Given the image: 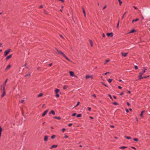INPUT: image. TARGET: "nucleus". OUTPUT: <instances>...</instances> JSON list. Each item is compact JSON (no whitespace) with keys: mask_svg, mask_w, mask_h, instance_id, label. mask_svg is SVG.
Listing matches in <instances>:
<instances>
[{"mask_svg":"<svg viewBox=\"0 0 150 150\" xmlns=\"http://www.w3.org/2000/svg\"><path fill=\"white\" fill-rule=\"evenodd\" d=\"M56 50L58 52V53H57V54H61L68 61L71 62L70 60L69 59V58L67 57H66L65 55L61 50H59L57 48H56Z\"/></svg>","mask_w":150,"mask_h":150,"instance_id":"f257e3e1","label":"nucleus"},{"mask_svg":"<svg viewBox=\"0 0 150 150\" xmlns=\"http://www.w3.org/2000/svg\"><path fill=\"white\" fill-rule=\"evenodd\" d=\"M11 51V49H8L7 50H6L4 53V55L5 56H6L7 54H8V53L10 52Z\"/></svg>","mask_w":150,"mask_h":150,"instance_id":"f03ea898","label":"nucleus"},{"mask_svg":"<svg viewBox=\"0 0 150 150\" xmlns=\"http://www.w3.org/2000/svg\"><path fill=\"white\" fill-rule=\"evenodd\" d=\"M106 35L108 36H110L111 37H112L113 35V33L112 32L110 33H107L106 34Z\"/></svg>","mask_w":150,"mask_h":150,"instance_id":"7ed1b4c3","label":"nucleus"},{"mask_svg":"<svg viewBox=\"0 0 150 150\" xmlns=\"http://www.w3.org/2000/svg\"><path fill=\"white\" fill-rule=\"evenodd\" d=\"M85 78H86V79H88V78H91V79H93V78L92 76H90V75H86Z\"/></svg>","mask_w":150,"mask_h":150,"instance_id":"20e7f679","label":"nucleus"},{"mask_svg":"<svg viewBox=\"0 0 150 150\" xmlns=\"http://www.w3.org/2000/svg\"><path fill=\"white\" fill-rule=\"evenodd\" d=\"M128 54V53L127 52V53H125L123 52H122L121 53V54L122 55V56L123 57H126L127 55Z\"/></svg>","mask_w":150,"mask_h":150,"instance_id":"39448f33","label":"nucleus"},{"mask_svg":"<svg viewBox=\"0 0 150 150\" xmlns=\"http://www.w3.org/2000/svg\"><path fill=\"white\" fill-rule=\"evenodd\" d=\"M69 73L70 74V76H74V72L72 71H70Z\"/></svg>","mask_w":150,"mask_h":150,"instance_id":"423d86ee","label":"nucleus"},{"mask_svg":"<svg viewBox=\"0 0 150 150\" xmlns=\"http://www.w3.org/2000/svg\"><path fill=\"white\" fill-rule=\"evenodd\" d=\"M48 110H45V111L42 114V117L44 116L47 114V112H48Z\"/></svg>","mask_w":150,"mask_h":150,"instance_id":"0eeeda50","label":"nucleus"},{"mask_svg":"<svg viewBox=\"0 0 150 150\" xmlns=\"http://www.w3.org/2000/svg\"><path fill=\"white\" fill-rule=\"evenodd\" d=\"M12 54H10V55L8 56L6 58V60H8L9 59H10L11 58V57H12Z\"/></svg>","mask_w":150,"mask_h":150,"instance_id":"6e6552de","label":"nucleus"},{"mask_svg":"<svg viewBox=\"0 0 150 150\" xmlns=\"http://www.w3.org/2000/svg\"><path fill=\"white\" fill-rule=\"evenodd\" d=\"M146 70V69L145 68L144 70V71H142V72L139 73V74H141V75H142L144 74V73L145 72V71H145Z\"/></svg>","mask_w":150,"mask_h":150,"instance_id":"1a4fd4ad","label":"nucleus"},{"mask_svg":"<svg viewBox=\"0 0 150 150\" xmlns=\"http://www.w3.org/2000/svg\"><path fill=\"white\" fill-rule=\"evenodd\" d=\"M52 114L53 115H54L55 114L54 111L53 110H51L49 114Z\"/></svg>","mask_w":150,"mask_h":150,"instance_id":"9d476101","label":"nucleus"},{"mask_svg":"<svg viewBox=\"0 0 150 150\" xmlns=\"http://www.w3.org/2000/svg\"><path fill=\"white\" fill-rule=\"evenodd\" d=\"M57 147V145H53L51 146L50 148V149H52L53 148H56Z\"/></svg>","mask_w":150,"mask_h":150,"instance_id":"9b49d317","label":"nucleus"},{"mask_svg":"<svg viewBox=\"0 0 150 150\" xmlns=\"http://www.w3.org/2000/svg\"><path fill=\"white\" fill-rule=\"evenodd\" d=\"M48 137L47 136H45L44 137V141L45 142L47 140Z\"/></svg>","mask_w":150,"mask_h":150,"instance_id":"f8f14e48","label":"nucleus"},{"mask_svg":"<svg viewBox=\"0 0 150 150\" xmlns=\"http://www.w3.org/2000/svg\"><path fill=\"white\" fill-rule=\"evenodd\" d=\"M53 118L55 119H57L58 120H60L61 119V117H57L55 116L53 117Z\"/></svg>","mask_w":150,"mask_h":150,"instance_id":"ddd939ff","label":"nucleus"},{"mask_svg":"<svg viewBox=\"0 0 150 150\" xmlns=\"http://www.w3.org/2000/svg\"><path fill=\"white\" fill-rule=\"evenodd\" d=\"M6 94V92L5 91H3V93L2 95H1V97L3 98L5 95Z\"/></svg>","mask_w":150,"mask_h":150,"instance_id":"4468645a","label":"nucleus"},{"mask_svg":"<svg viewBox=\"0 0 150 150\" xmlns=\"http://www.w3.org/2000/svg\"><path fill=\"white\" fill-rule=\"evenodd\" d=\"M5 87H4V86H1V90H2L3 91H5Z\"/></svg>","mask_w":150,"mask_h":150,"instance_id":"2eb2a0df","label":"nucleus"},{"mask_svg":"<svg viewBox=\"0 0 150 150\" xmlns=\"http://www.w3.org/2000/svg\"><path fill=\"white\" fill-rule=\"evenodd\" d=\"M110 61V60L109 59H106L105 61V62L104 64L105 65L106 63L108 62H109Z\"/></svg>","mask_w":150,"mask_h":150,"instance_id":"dca6fc26","label":"nucleus"},{"mask_svg":"<svg viewBox=\"0 0 150 150\" xmlns=\"http://www.w3.org/2000/svg\"><path fill=\"white\" fill-rule=\"evenodd\" d=\"M89 41L90 43L91 46L92 47L93 46V43L92 41L91 40H89Z\"/></svg>","mask_w":150,"mask_h":150,"instance_id":"f3484780","label":"nucleus"},{"mask_svg":"<svg viewBox=\"0 0 150 150\" xmlns=\"http://www.w3.org/2000/svg\"><path fill=\"white\" fill-rule=\"evenodd\" d=\"M139 79H143V78H142L143 77L142 76V75H141V74H139Z\"/></svg>","mask_w":150,"mask_h":150,"instance_id":"a211bd4d","label":"nucleus"},{"mask_svg":"<svg viewBox=\"0 0 150 150\" xmlns=\"http://www.w3.org/2000/svg\"><path fill=\"white\" fill-rule=\"evenodd\" d=\"M112 104L115 105H119L118 103L116 102H114L112 103Z\"/></svg>","mask_w":150,"mask_h":150,"instance_id":"6ab92c4d","label":"nucleus"},{"mask_svg":"<svg viewBox=\"0 0 150 150\" xmlns=\"http://www.w3.org/2000/svg\"><path fill=\"white\" fill-rule=\"evenodd\" d=\"M126 148H127V147L125 146H121L119 147L120 149H124Z\"/></svg>","mask_w":150,"mask_h":150,"instance_id":"aec40b11","label":"nucleus"},{"mask_svg":"<svg viewBox=\"0 0 150 150\" xmlns=\"http://www.w3.org/2000/svg\"><path fill=\"white\" fill-rule=\"evenodd\" d=\"M139 20V19L137 18L136 19H133L132 21V23H133L134 21H137Z\"/></svg>","mask_w":150,"mask_h":150,"instance_id":"412c9836","label":"nucleus"},{"mask_svg":"<svg viewBox=\"0 0 150 150\" xmlns=\"http://www.w3.org/2000/svg\"><path fill=\"white\" fill-rule=\"evenodd\" d=\"M125 137L127 139H131V137H127V136H125Z\"/></svg>","mask_w":150,"mask_h":150,"instance_id":"4be33fe9","label":"nucleus"},{"mask_svg":"<svg viewBox=\"0 0 150 150\" xmlns=\"http://www.w3.org/2000/svg\"><path fill=\"white\" fill-rule=\"evenodd\" d=\"M59 91V90L58 89H55V92L56 93H57Z\"/></svg>","mask_w":150,"mask_h":150,"instance_id":"5701e85b","label":"nucleus"},{"mask_svg":"<svg viewBox=\"0 0 150 150\" xmlns=\"http://www.w3.org/2000/svg\"><path fill=\"white\" fill-rule=\"evenodd\" d=\"M135 31V30L134 29H133L129 32V33H134Z\"/></svg>","mask_w":150,"mask_h":150,"instance_id":"b1692460","label":"nucleus"},{"mask_svg":"<svg viewBox=\"0 0 150 150\" xmlns=\"http://www.w3.org/2000/svg\"><path fill=\"white\" fill-rule=\"evenodd\" d=\"M42 95H43L42 93H40V94L38 95V97H41L42 96Z\"/></svg>","mask_w":150,"mask_h":150,"instance_id":"393cba45","label":"nucleus"},{"mask_svg":"<svg viewBox=\"0 0 150 150\" xmlns=\"http://www.w3.org/2000/svg\"><path fill=\"white\" fill-rule=\"evenodd\" d=\"M11 67V66L10 65H8L6 67V69H7L9 68H10Z\"/></svg>","mask_w":150,"mask_h":150,"instance_id":"a878e982","label":"nucleus"},{"mask_svg":"<svg viewBox=\"0 0 150 150\" xmlns=\"http://www.w3.org/2000/svg\"><path fill=\"white\" fill-rule=\"evenodd\" d=\"M112 79H109L108 80V82L109 83H110L112 81Z\"/></svg>","mask_w":150,"mask_h":150,"instance_id":"bb28decb","label":"nucleus"},{"mask_svg":"<svg viewBox=\"0 0 150 150\" xmlns=\"http://www.w3.org/2000/svg\"><path fill=\"white\" fill-rule=\"evenodd\" d=\"M2 131V129L1 127H0V137H1V133Z\"/></svg>","mask_w":150,"mask_h":150,"instance_id":"cd10ccee","label":"nucleus"},{"mask_svg":"<svg viewBox=\"0 0 150 150\" xmlns=\"http://www.w3.org/2000/svg\"><path fill=\"white\" fill-rule=\"evenodd\" d=\"M44 13L46 14H48V12L45 10H44Z\"/></svg>","mask_w":150,"mask_h":150,"instance_id":"c85d7f7f","label":"nucleus"},{"mask_svg":"<svg viewBox=\"0 0 150 150\" xmlns=\"http://www.w3.org/2000/svg\"><path fill=\"white\" fill-rule=\"evenodd\" d=\"M82 116V115L81 114H79L77 115V117H81Z\"/></svg>","mask_w":150,"mask_h":150,"instance_id":"c756f323","label":"nucleus"},{"mask_svg":"<svg viewBox=\"0 0 150 150\" xmlns=\"http://www.w3.org/2000/svg\"><path fill=\"white\" fill-rule=\"evenodd\" d=\"M68 87V86L67 85H65L63 87V89H66Z\"/></svg>","mask_w":150,"mask_h":150,"instance_id":"7c9ffc66","label":"nucleus"},{"mask_svg":"<svg viewBox=\"0 0 150 150\" xmlns=\"http://www.w3.org/2000/svg\"><path fill=\"white\" fill-rule=\"evenodd\" d=\"M133 140L134 141H136V142H138V139H137V138H134L133 139Z\"/></svg>","mask_w":150,"mask_h":150,"instance_id":"2f4dec72","label":"nucleus"},{"mask_svg":"<svg viewBox=\"0 0 150 150\" xmlns=\"http://www.w3.org/2000/svg\"><path fill=\"white\" fill-rule=\"evenodd\" d=\"M144 112V111H142L140 114V116L142 117H143V113Z\"/></svg>","mask_w":150,"mask_h":150,"instance_id":"473e14b6","label":"nucleus"},{"mask_svg":"<svg viewBox=\"0 0 150 150\" xmlns=\"http://www.w3.org/2000/svg\"><path fill=\"white\" fill-rule=\"evenodd\" d=\"M127 13V12H125V13H124V14H123V16H122V19L124 18V16Z\"/></svg>","mask_w":150,"mask_h":150,"instance_id":"72a5a7b5","label":"nucleus"},{"mask_svg":"<svg viewBox=\"0 0 150 150\" xmlns=\"http://www.w3.org/2000/svg\"><path fill=\"white\" fill-rule=\"evenodd\" d=\"M118 1L119 2V4L120 6L121 5V4L122 3V1L120 0H118Z\"/></svg>","mask_w":150,"mask_h":150,"instance_id":"f704fd0d","label":"nucleus"},{"mask_svg":"<svg viewBox=\"0 0 150 150\" xmlns=\"http://www.w3.org/2000/svg\"><path fill=\"white\" fill-rule=\"evenodd\" d=\"M56 137V136L55 135H52L51 137V138L52 139H54L55 137Z\"/></svg>","mask_w":150,"mask_h":150,"instance_id":"c9c22d12","label":"nucleus"},{"mask_svg":"<svg viewBox=\"0 0 150 150\" xmlns=\"http://www.w3.org/2000/svg\"><path fill=\"white\" fill-rule=\"evenodd\" d=\"M108 96H109V97H110V99H111L112 100H113V99H112V96H111L110 94H108Z\"/></svg>","mask_w":150,"mask_h":150,"instance_id":"e433bc0d","label":"nucleus"},{"mask_svg":"<svg viewBox=\"0 0 150 150\" xmlns=\"http://www.w3.org/2000/svg\"><path fill=\"white\" fill-rule=\"evenodd\" d=\"M82 10H83V13H86V12H85V10H84V8L83 7L82 8Z\"/></svg>","mask_w":150,"mask_h":150,"instance_id":"4c0bfd02","label":"nucleus"},{"mask_svg":"<svg viewBox=\"0 0 150 150\" xmlns=\"http://www.w3.org/2000/svg\"><path fill=\"white\" fill-rule=\"evenodd\" d=\"M119 22H120V20H119L118 21V22L117 26V28H119Z\"/></svg>","mask_w":150,"mask_h":150,"instance_id":"58836bf2","label":"nucleus"},{"mask_svg":"<svg viewBox=\"0 0 150 150\" xmlns=\"http://www.w3.org/2000/svg\"><path fill=\"white\" fill-rule=\"evenodd\" d=\"M79 104H80V102H78L77 105L74 106V107H77Z\"/></svg>","mask_w":150,"mask_h":150,"instance_id":"ea45409f","label":"nucleus"},{"mask_svg":"<svg viewBox=\"0 0 150 150\" xmlns=\"http://www.w3.org/2000/svg\"><path fill=\"white\" fill-rule=\"evenodd\" d=\"M76 115V113H73V114L72 115V116H75Z\"/></svg>","mask_w":150,"mask_h":150,"instance_id":"a19ab883","label":"nucleus"},{"mask_svg":"<svg viewBox=\"0 0 150 150\" xmlns=\"http://www.w3.org/2000/svg\"><path fill=\"white\" fill-rule=\"evenodd\" d=\"M109 73V72H106L105 73H104V74H103V75H107Z\"/></svg>","mask_w":150,"mask_h":150,"instance_id":"79ce46f5","label":"nucleus"},{"mask_svg":"<svg viewBox=\"0 0 150 150\" xmlns=\"http://www.w3.org/2000/svg\"><path fill=\"white\" fill-rule=\"evenodd\" d=\"M56 96L57 98L59 97V94H58L56 93Z\"/></svg>","mask_w":150,"mask_h":150,"instance_id":"37998d69","label":"nucleus"},{"mask_svg":"<svg viewBox=\"0 0 150 150\" xmlns=\"http://www.w3.org/2000/svg\"><path fill=\"white\" fill-rule=\"evenodd\" d=\"M92 96L94 97L95 98H96V95L95 94H93V95H92Z\"/></svg>","mask_w":150,"mask_h":150,"instance_id":"c03bdc74","label":"nucleus"},{"mask_svg":"<svg viewBox=\"0 0 150 150\" xmlns=\"http://www.w3.org/2000/svg\"><path fill=\"white\" fill-rule=\"evenodd\" d=\"M6 84H4H4L2 85H1V86H2L5 87V86H6Z\"/></svg>","mask_w":150,"mask_h":150,"instance_id":"a18cd8bd","label":"nucleus"},{"mask_svg":"<svg viewBox=\"0 0 150 150\" xmlns=\"http://www.w3.org/2000/svg\"><path fill=\"white\" fill-rule=\"evenodd\" d=\"M72 123H70L69 124L68 126L69 127H70L71 126H72Z\"/></svg>","mask_w":150,"mask_h":150,"instance_id":"49530a36","label":"nucleus"},{"mask_svg":"<svg viewBox=\"0 0 150 150\" xmlns=\"http://www.w3.org/2000/svg\"><path fill=\"white\" fill-rule=\"evenodd\" d=\"M134 68L136 69H137L138 68L137 66H135Z\"/></svg>","mask_w":150,"mask_h":150,"instance_id":"de8ad7c7","label":"nucleus"},{"mask_svg":"<svg viewBox=\"0 0 150 150\" xmlns=\"http://www.w3.org/2000/svg\"><path fill=\"white\" fill-rule=\"evenodd\" d=\"M88 109L89 111H91V109L90 107H88Z\"/></svg>","mask_w":150,"mask_h":150,"instance_id":"09e8293b","label":"nucleus"},{"mask_svg":"<svg viewBox=\"0 0 150 150\" xmlns=\"http://www.w3.org/2000/svg\"><path fill=\"white\" fill-rule=\"evenodd\" d=\"M7 80H8L7 79H6V80H5V81L4 82V84H6V83L7 82Z\"/></svg>","mask_w":150,"mask_h":150,"instance_id":"8fccbe9b","label":"nucleus"},{"mask_svg":"<svg viewBox=\"0 0 150 150\" xmlns=\"http://www.w3.org/2000/svg\"><path fill=\"white\" fill-rule=\"evenodd\" d=\"M110 127L112 128H113L114 127V126L113 125H110Z\"/></svg>","mask_w":150,"mask_h":150,"instance_id":"3c124183","label":"nucleus"},{"mask_svg":"<svg viewBox=\"0 0 150 150\" xmlns=\"http://www.w3.org/2000/svg\"><path fill=\"white\" fill-rule=\"evenodd\" d=\"M66 130L65 129H64V128H63L62 129V131L63 132H64V131Z\"/></svg>","mask_w":150,"mask_h":150,"instance_id":"603ef678","label":"nucleus"},{"mask_svg":"<svg viewBox=\"0 0 150 150\" xmlns=\"http://www.w3.org/2000/svg\"><path fill=\"white\" fill-rule=\"evenodd\" d=\"M102 84L105 86L106 87H107V86L104 83H102Z\"/></svg>","mask_w":150,"mask_h":150,"instance_id":"864d4df0","label":"nucleus"},{"mask_svg":"<svg viewBox=\"0 0 150 150\" xmlns=\"http://www.w3.org/2000/svg\"><path fill=\"white\" fill-rule=\"evenodd\" d=\"M102 36L103 37H105V34L104 33H103L102 35Z\"/></svg>","mask_w":150,"mask_h":150,"instance_id":"5fc2aeb1","label":"nucleus"},{"mask_svg":"<svg viewBox=\"0 0 150 150\" xmlns=\"http://www.w3.org/2000/svg\"><path fill=\"white\" fill-rule=\"evenodd\" d=\"M149 77V76H144L142 78H143H143H147V77Z\"/></svg>","mask_w":150,"mask_h":150,"instance_id":"6e6d98bb","label":"nucleus"},{"mask_svg":"<svg viewBox=\"0 0 150 150\" xmlns=\"http://www.w3.org/2000/svg\"><path fill=\"white\" fill-rule=\"evenodd\" d=\"M118 88H119L120 89H122V87L121 86H118Z\"/></svg>","mask_w":150,"mask_h":150,"instance_id":"4d7b16f0","label":"nucleus"},{"mask_svg":"<svg viewBox=\"0 0 150 150\" xmlns=\"http://www.w3.org/2000/svg\"><path fill=\"white\" fill-rule=\"evenodd\" d=\"M30 76V74H26V75H25V76Z\"/></svg>","mask_w":150,"mask_h":150,"instance_id":"13d9d810","label":"nucleus"},{"mask_svg":"<svg viewBox=\"0 0 150 150\" xmlns=\"http://www.w3.org/2000/svg\"><path fill=\"white\" fill-rule=\"evenodd\" d=\"M68 136L66 135H65L64 137L65 138H68Z\"/></svg>","mask_w":150,"mask_h":150,"instance_id":"bf43d9fd","label":"nucleus"},{"mask_svg":"<svg viewBox=\"0 0 150 150\" xmlns=\"http://www.w3.org/2000/svg\"><path fill=\"white\" fill-rule=\"evenodd\" d=\"M133 8L135 9H137V8L135 6H133Z\"/></svg>","mask_w":150,"mask_h":150,"instance_id":"052dcab7","label":"nucleus"},{"mask_svg":"<svg viewBox=\"0 0 150 150\" xmlns=\"http://www.w3.org/2000/svg\"><path fill=\"white\" fill-rule=\"evenodd\" d=\"M113 97L114 98V99H116L117 98H116V97L115 96H113Z\"/></svg>","mask_w":150,"mask_h":150,"instance_id":"680f3d73","label":"nucleus"},{"mask_svg":"<svg viewBox=\"0 0 150 150\" xmlns=\"http://www.w3.org/2000/svg\"><path fill=\"white\" fill-rule=\"evenodd\" d=\"M126 111L127 112H129V110H128V109H126Z\"/></svg>","mask_w":150,"mask_h":150,"instance_id":"e2e57ef3","label":"nucleus"},{"mask_svg":"<svg viewBox=\"0 0 150 150\" xmlns=\"http://www.w3.org/2000/svg\"><path fill=\"white\" fill-rule=\"evenodd\" d=\"M124 94V93L123 92H122L121 93H120V95L122 96V95H123Z\"/></svg>","mask_w":150,"mask_h":150,"instance_id":"0e129e2a","label":"nucleus"},{"mask_svg":"<svg viewBox=\"0 0 150 150\" xmlns=\"http://www.w3.org/2000/svg\"><path fill=\"white\" fill-rule=\"evenodd\" d=\"M52 63H51V64H49V65L50 67H51L52 65Z\"/></svg>","mask_w":150,"mask_h":150,"instance_id":"69168bd1","label":"nucleus"},{"mask_svg":"<svg viewBox=\"0 0 150 150\" xmlns=\"http://www.w3.org/2000/svg\"><path fill=\"white\" fill-rule=\"evenodd\" d=\"M60 36L62 38L64 39V37L62 35H60Z\"/></svg>","mask_w":150,"mask_h":150,"instance_id":"338daca9","label":"nucleus"},{"mask_svg":"<svg viewBox=\"0 0 150 150\" xmlns=\"http://www.w3.org/2000/svg\"><path fill=\"white\" fill-rule=\"evenodd\" d=\"M127 104L128 106H129L130 105L129 103L128 102H127Z\"/></svg>","mask_w":150,"mask_h":150,"instance_id":"774afa93","label":"nucleus"}]
</instances>
